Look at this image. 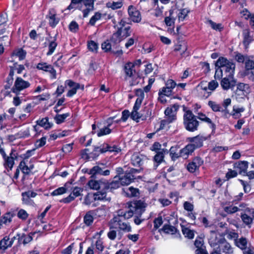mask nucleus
<instances>
[{
  "instance_id": "obj_42",
  "label": "nucleus",
  "mask_w": 254,
  "mask_h": 254,
  "mask_svg": "<svg viewBox=\"0 0 254 254\" xmlns=\"http://www.w3.org/2000/svg\"><path fill=\"white\" fill-rule=\"evenodd\" d=\"M235 67V64L233 63L230 62L227 65H226V66L223 68V70H224L226 72L228 73V74L233 75Z\"/></svg>"
},
{
  "instance_id": "obj_14",
  "label": "nucleus",
  "mask_w": 254,
  "mask_h": 254,
  "mask_svg": "<svg viewBox=\"0 0 254 254\" xmlns=\"http://www.w3.org/2000/svg\"><path fill=\"white\" fill-rule=\"evenodd\" d=\"M128 12L130 19L134 22L138 23L141 20L140 12L134 7L130 5L128 7Z\"/></svg>"
},
{
  "instance_id": "obj_30",
  "label": "nucleus",
  "mask_w": 254,
  "mask_h": 254,
  "mask_svg": "<svg viewBox=\"0 0 254 254\" xmlns=\"http://www.w3.org/2000/svg\"><path fill=\"white\" fill-rule=\"evenodd\" d=\"M104 146L105 147L102 149V152L109 151L118 153L121 151V147L116 145H111L108 144H104Z\"/></svg>"
},
{
  "instance_id": "obj_45",
  "label": "nucleus",
  "mask_w": 254,
  "mask_h": 254,
  "mask_svg": "<svg viewBox=\"0 0 254 254\" xmlns=\"http://www.w3.org/2000/svg\"><path fill=\"white\" fill-rule=\"evenodd\" d=\"M240 208H238V206L230 205L224 207V210L228 214H233L236 212L239 211Z\"/></svg>"
},
{
  "instance_id": "obj_20",
  "label": "nucleus",
  "mask_w": 254,
  "mask_h": 254,
  "mask_svg": "<svg viewBox=\"0 0 254 254\" xmlns=\"http://www.w3.org/2000/svg\"><path fill=\"white\" fill-rule=\"evenodd\" d=\"M90 189L94 190H105L104 181L91 180L87 184Z\"/></svg>"
},
{
  "instance_id": "obj_19",
  "label": "nucleus",
  "mask_w": 254,
  "mask_h": 254,
  "mask_svg": "<svg viewBox=\"0 0 254 254\" xmlns=\"http://www.w3.org/2000/svg\"><path fill=\"white\" fill-rule=\"evenodd\" d=\"M17 158V153L15 151L12 150L9 156H6L4 158L5 162L4 166L6 168H9L10 170L12 169L14 163V159Z\"/></svg>"
},
{
  "instance_id": "obj_21",
  "label": "nucleus",
  "mask_w": 254,
  "mask_h": 254,
  "mask_svg": "<svg viewBox=\"0 0 254 254\" xmlns=\"http://www.w3.org/2000/svg\"><path fill=\"white\" fill-rule=\"evenodd\" d=\"M56 11L54 8L50 9L49 11V14L47 18L49 19V25L52 27H55L59 23L60 19L56 17Z\"/></svg>"
},
{
  "instance_id": "obj_61",
  "label": "nucleus",
  "mask_w": 254,
  "mask_h": 254,
  "mask_svg": "<svg viewBox=\"0 0 254 254\" xmlns=\"http://www.w3.org/2000/svg\"><path fill=\"white\" fill-rule=\"evenodd\" d=\"M46 142V137H43L41 139H38L35 143V146L37 148H40L44 146Z\"/></svg>"
},
{
  "instance_id": "obj_23",
  "label": "nucleus",
  "mask_w": 254,
  "mask_h": 254,
  "mask_svg": "<svg viewBox=\"0 0 254 254\" xmlns=\"http://www.w3.org/2000/svg\"><path fill=\"white\" fill-rule=\"evenodd\" d=\"M243 44L245 49H248L249 44L253 40V37L250 35V31L249 29H245L243 31Z\"/></svg>"
},
{
  "instance_id": "obj_22",
  "label": "nucleus",
  "mask_w": 254,
  "mask_h": 254,
  "mask_svg": "<svg viewBox=\"0 0 254 254\" xmlns=\"http://www.w3.org/2000/svg\"><path fill=\"white\" fill-rule=\"evenodd\" d=\"M65 83L71 88L67 93V96L68 97L72 96L76 93L77 90L80 88V84L79 83H75L71 80H66Z\"/></svg>"
},
{
  "instance_id": "obj_43",
  "label": "nucleus",
  "mask_w": 254,
  "mask_h": 254,
  "mask_svg": "<svg viewBox=\"0 0 254 254\" xmlns=\"http://www.w3.org/2000/svg\"><path fill=\"white\" fill-rule=\"evenodd\" d=\"M176 119V118L175 116H171V117H170L168 119H165L161 121L159 129H164L166 125H168V124L173 122Z\"/></svg>"
},
{
  "instance_id": "obj_7",
  "label": "nucleus",
  "mask_w": 254,
  "mask_h": 254,
  "mask_svg": "<svg viewBox=\"0 0 254 254\" xmlns=\"http://www.w3.org/2000/svg\"><path fill=\"white\" fill-rule=\"evenodd\" d=\"M112 224H117L120 230L125 232H129L131 230V226L128 223L123 221L119 217H114L110 221Z\"/></svg>"
},
{
  "instance_id": "obj_51",
  "label": "nucleus",
  "mask_w": 254,
  "mask_h": 254,
  "mask_svg": "<svg viewBox=\"0 0 254 254\" xmlns=\"http://www.w3.org/2000/svg\"><path fill=\"white\" fill-rule=\"evenodd\" d=\"M127 194L131 197H136L139 195V190L133 187H129L128 189Z\"/></svg>"
},
{
  "instance_id": "obj_16",
  "label": "nucleus",
  "mask_w": 254,
  "mask_h": 254,
  "mask_svg": "<svg viewBox=\"0 0 254 254\" xmlns=\"http://www.w3.org/2000/svg\"><path fill=\"white\" fill-rule=\"evenodd\" d=\"M166 153H168V150L165 149H162L161 151L156 152L153 158V161L155 163L154 165V169H156L158 166L164 161V154Z\"/></svg>"
},
{
  "instance_id": "obj_46",
  "label": "nucleus",
  "mask_w": 254,
  "mask_h": 254,
  "mask_svg": "<svg viewBox=\"0 0 254 254\" xmlns=\"http://www.w3.org/2000/svg\"><path fill=\"white\" fill-rule=\"evenodd\" d=\"M106 5L108 7L111 8L112 9H116L122 6V3L120 1L108 2L107 3Z\"/></svg>"
},
{
  "instance_id": "obj_3",
  "label": "nucleus",
  "mask_w": 254,
  "mask_h": 254,
  "mask_svg": "<svg viewBox=\"0 0 254 254\" xmlns=\"http://www.w3.org/2000/svg\"><path fill=\"white\" fill-rule=\"evenodd\" d=\"M141 105L135 104L133 106L132 111L130 114V118L136 122H139V119L145 120L147 118L150 117L151 115V111L149 109L144 108V111L138 112Z\"/></svg>"
},
{
  "instance_id": "obj_58",
  "label": "nucleus",
  "mask_w": 254,
  "mask_h": 254,
  "mask_svg": "<svg viewBox=\"0 0 254 254\" xmlns=\"http://www.w3.org/2000/svg\"><path fill=\"white\" fill-rule=\"evenodd\" d=\"M209 23L211 25L212 28L216 30L221 31L223 29V27L222 26V24L220 23H216L212 21V20H209Z\"/></svg>"
},
{
  "instance_id": "obj_53",
  "label": "nucleus",
  "mask_w": 254,
  "mask_h": 254,
  "mask_svg": "<svg viewBox=\"0 0 254 254\" xmlns=\"http://www.w3.org/2000/svg\"><path fill=\"white\" fill-rule=\"evenodd\" d=\"M57 46V43L55 40L50 42L49 45V51L47 53V55L48 56L52 55L54 53Z\"/></svg>"
},
{
  "instance_id": "obj_55",
  "label": "nucleus",
  "mask_w": 254,
  "mask_h": 254,
  "mask_svg": "<svg viewBox=\"0 0 254 254\" xmlns=\"http://www.w3.org/2000/svg\"><path fill=\"white\" fill-rule=\"evenodd\" d=\"M19 168L21 170L22 172L25 174H28L30 172V169L26 165L25 162L23 161L20 162L19 165Z\"/></svg>"
},
{
  "instance_id": "obj_60",
  "label": "nucleus",
  "mask_w": 254,
  "mask_h": 254,
  "mask_svg": "<svg viewBox=\"0 0 254 254\" xmlns=\"http://www.w3.org/2000/svg\"><path fill=\"white\" fill-rule=\"evenodd\" d=\"M172 13L170 12V16L165 18V22L168 26H171L174 23L175 18L171 17Z\"/></svg>"
},
{
  "instance_id": "obj_24",
  "label": "nucleus",
  "mask_w": 254,
  "mask_h": 254,
  "mask_svg": "<svg viewBox=\"0 0 254 254\" xmlns=\"http://www.w3.org/2000/svg\"><path fill=\"white\" fill-rule=\"evenodd\" d=\"M134 68V64L132 63H128L125 64L124 69L126 77H131L133 75V74L135 73Z\"/></svg>"
},
{
  "instance_id": "obj_27",
  "label": "nucleus",
  "mask_w": 254,
  "mask_h": 254,
  "mask_svg": "<svg viewBox=\"0 0 254 254\" xmlns=\"http://www.w3.org/2000/svg\"><path fill=\"white\" fill-rule=\"evenodd\" d=\"M12 244V240H10L8 236H5L0 241V250L4 251Z\"/></svg>"
},
{
  "instance_id": "obj_26",
  "label": "nucleus",
  "mask_w": 254,
  "mask_h": 254,
  "mask_svg": "<svg viewBox=\"0 0 254 254\" xmlns=\"http://www.w3.org/2000/svg\"><path fill=\"white\" fill-rule=\"evenodd\" d=\"M194 147L189 144L180 150V156L183 158H187L190 154H191L194 151Z\"/></svg>"
},
{
  "instance_id": "obj_39",
  "label": "nucleus",
  "mask_w": 254,
  "mask_h": 254,
  "mask_svg": "<svg viewBox=\"0 0 254 254\" xmlns=\"http://www.w3.org/2000/svg\"><path fill=\"white\" fill-rule=\"evenodd\" d=\"M208 105L210 107L211 110L215 112H220L222 108L220 104L212 101H209L208 103Z\"/></svg>"
},
{
  "instance_id": "obj_56",
  "label": "nucleus",
  "mask_w": 254,
  "mask_h": 254,
  "mask_svg": "<svg viewBox=\"0 0 254 254\" xmlns=\"http://www.w3.org/2000/svg\"><path fill=\"white\" fill-rule=\"evenodd\" d=\"M66 191V189L65 187H60L55 190L51 193V195L53 196L61 195Z\"/></svg>"
},
{
  "instance_id": "obj_33",
  "label": "nucleus",
  "mask_w": 254,
  "mask_h": 254,
  "mask_svg": "<svg viewBox=\"0 0 254 254\" xmlns=\"http://www.w3.org/2000/svg\"><path fill=\"white\" fill-rule=\"evenodd\" d=\"M94 214V211H89L87 212L84 217V222L87 225H90L93 221V215Z\"/></svg>"
},
{
  "instance_id": "obj_63",
  "label": "nucleus",
  "mask_w": 254,
  "mask_h": 254,
  "mask_svg": "<svg viewBox=\"0 0 254 254\" xmlns=\"http://www.w3.org/2000/svg\"><path fill=\"white\" fill-rule=\"evenodd\" d=\"M241 14L242 15V17H244L245 19H248L251 18L253 14L251 13V12L247 9H243L241 12Z\"/></svg>"
},
{
  "instance_id": "obj_38",
  "label": "nucleus",
  "mask_w": 254,
  "mask_h": 254,
  "mask_svg": "<svg viewBox=\"0 0 254 254\" xmlns=\"http://www.w3.org/2000/svg\"><path fill=\"white\" fill-rule=\"evenodd\" d=\"M182 231L186 237L189 239H192L194 237V231L183 225L181 226Z\"/></svg>"
},
{
  "instance_id": "obj_41",
  "label": "nucleus",
  "mask_w": 254,
  "mask_h": 254,
  "mask_svg": "<svg viewBox=\"0 0 254 254\" xmlns=\"http://www.w3.org/2000/svg\"><path fill=\"white\" fill-rule=\"evenodd\" d=\"M111 125V124H109L107 127L100 129L97 133L98 136L100 137L110 133L111 132V129L109 128V127Z\"/></svg>"
},
{
  "instance_id": "obj_36",
  "label": "nucleus",
  "mask_w": 254,
  "mask_h": 254,
  "mask_svg": "<svg viewBox=\"0 0 254 254\" xmlns=\"http://www.w3.org/2000/svg\"><path fill=\"white\" fill-rule=\"evenodd\" d=\"M247 240L246 238L242 237L236 240V245L242 250H246L247 247Z\"/></svg>"
},
{
  "instance_id": "obj_12",
  "label": "nucleus",
  "mask_w": 254,
  "mask_h": 254,
  "mask_svg": "<svg viewBox=\"0 0 254 254\" xmlns=\"http://www.w3.org/2000/svg\"><path fill=\"white\" fill-rule=\"evenodd\" d=\"M236 81L233 78V75L228 74L226 77L223 78L221 82V85L224 90L229 89L235 86Z\"/></svg>"
},
{
  "instance_id": "obj_57",
  "label": "nucleus",
  "mask_w": 254,
  "mask_h": 254,
  "mask_svg": "<svg viewBox=\"0 0 254 254\" xmlns=\"http://www.w3.org/2000/svg\"><path fill=\"white\" fill-rule=\"evenodd\" d=\"M241 218L246 225H250L253 222V218L245 213L241 214Z\"/></svg>"
},
{
  "instance_id": "obj_10",
  "label": "nucleus",
  "mask_w": 254,
  "mask_h": 254,
  "mask_svg": "<svg viewBox=\"0 0 254 254\" xmlns=\"http://www.w3.org/2000/svg\"><path fill=\"white\" fill-rule=\"evenodd\" d=\"M245 74L248 76L249 79L254 82V61L246 60L245 62Z\"/></svg>"
},
{
  "instance_id": "obj_28",
  "label": "nucleus",
  "mask_w": 254,
  "mask_h": 254,
  "mask_svg": "<svg viewBox=\"0 0 254 254\" xmlns=\"http://www.w3.org/2000/svg\"><path fill=\"white\" fill-rule=\"evenodd\" d=\"M105 183V190L110 189L111 190H115L119 188L121 184L119 179H116L113 181L112 182L109 183L107 181H104Z\"/></svg>"
},
{
  "instance_id": "obj_17",
  "label": "nucleus",
  "mask_w": 254,
  "mask_h": 254,
  "mask_svg": "<svg viewBox=\"0 0 254 254\" xmlns=\"http://www.w3.org/2000/svg\"><path fill=\"white\" fill-rule=\"evenodd\" d=\"M205 139V137L200 135H197L193 137H189L188 138L189 141L191 143L190 144L194 147V150L196 148L202 146L203 141Z\"/></svg>"
},
{
  "instance_id": "obj_49",
  "label": "nucleus",
  "mask_w": 254,
  "mask_h": 254,
  "mask_svg": "<svg viewBox=\"0 0 254 254\" xmlns=\"http://www.w3.org/2000/svg\"><path fill=\"white\" fill-rule=\"evenodd\" d=\"M154 6L157 5L155 8V11L153 13L154 15L156 17H159L162 15V8L163 7H159L158 5V0H154Z\"/></svg>"
},
{
  "instance_id": "obj_13",
  "label": "nucleus",
  "mask_w": 254,
  "mask_h": 254,
  "mask_svg": "<svg viewBox=\"0 0 254 254\" xmlns=\"http://www.w3.org/2000/svg\"><path fill=\"white\" fill-rule=\"evenodd\" d=\"M37 68L39 70H43L45 71L48 72L51 74V77L53 79L57 77L56 71L53 66L49 64L46 63H40L37 65Z\"/></svg>"
},
{
  "instance_id": "obj_6",
  "label": "nucleus",
  "mask_w": 254,
  "mask_h": 254,
  "mask_svg": "<svg viewBox=\"0 0 254 254\" xmlns=\"http://www.w3.org/2000/svg\"><path fill=\"white\" fill-rule=\"evenodd\" d=\"M177 85L176 83L172 79H168L165 83V87L162 88L159 92V95L169 96L172 94V89Z\"/></svg>"
},
{
  "instance_id": "obj_44",
  "label": "nucleus",
  "mask_w": 254,
  "mask_h": 254,
  "mask_svg": "<svg viewBox=\"0 0 254 254\" xmlns=\"http://www.w3.org/2000/svg\"><path fill=\"white\" fill-rule=\"evenodd\" d=\"M112 44L109 40H106L102 44V49L106 52L112 51Z\"/></svg>"
},
{
  "instance_id": "obj_32",
  "label": "nucleus",
  "mask_w": 254,
  "mask_h": 254,
  "mask_svg": "<svg viewBox=\"0 0 254 254\" xmlns=\"http://www.w3.org/2000/svg\"><path fill=\"white\" fill-rule=\"evenodd\" d=\"M37 195V193L33 191H28L22 193V200L25 203L29 202V198L30 197H35Z\"/></svg>"
},
{
  "instance_id": "obj_37",
  "label": "nucleus",
  "mask_w": 254,
  "mask_h": 254,
  "mask_svg": "<svg viewBox=\"0 0 254 254\" xmlns=\"http://www.w3.org/2000/svg\"><path fill=\"white\" fill-rule=\"evenodd\" d=\"M230 62V61H228L226 58L224 57H220L216 61L215 63V66L220 68V67H222L223 68Z\"/></svg>"
},
{
  "instance_id": "obj_62",
  "label": "nucleus",
  "mask_w": 254,
  "mask_h": 254,
  "mask_svg": "<svg viewBox=\"0 0 254 254\" xmlns=\"http://www.w3.org/2000/svg\"><path fill=\"white\" fill-rule=\"evenodd\" d=\"M154 228L155 229H157L162 224L163 220L161 217L155 218L153 221Z\"/></svg>"
},
{
  "instance_id": "obj_15",
  "label": "nucleus",
  "mask_w": 254,
  "mask_h": 254,
  "mask_svg": "<svg viewBox=\"0 0 254 254\" xmlns=\"http://www.w3.org/2000/svg\"><path fill=\"white\" fill-rule=\"evenodd\" d=\"M122 31L121 28H118L116 32L114 33L109 40L113 44V49H117L119 46V43L122 40Z\"/></svg>"
},
{
  "instance_id": "obj_34",
  "label": "nucleus",
  "mask_w": 254,
  "mask_h": 254,
  "mask_svg": "<svg viewBox=\"0 0 254 254\" xmlns=\"http://www.w3.org/2000/svg\"><path fill=\"white\" fill-rule=\"evenodd\" d=\"M161 230L165 233L169 234H174L177 232V229L175 227L168 224H165Z\"/></svg>"
},
{
  "instance_id": "obj_5",
  "label": "nucleus",
  "mask_w": 254,
  "mask_h": 254,
  "mask_svg": "<svg viewBox=\"0 0 254 254\" xmlns=\"http://www.w3.org/2000/svg\"><path fill=\"white\" fill-rule=\"evenodd\" d=\"M30 85V84L28 81L24 80L21 77H17L14 82L11 91L13 93L18 95L21 91L28 88Z\"/></svg>"
},
{
  "instance_id": "obj_9",
  "label": "nucleus",
  "mask_w": 254,
  "mask_h": 254,
  "mask_svg": "<svg viewBox=\"0 0 254 254\" xmlns=\"http://www.w3.org/2000/svg\"><path fill=\"white\" fill-rule=\"evenodd\" d=\"M147 160L146 157L139 153H134L131 157V164L135 167L141 168Z\"/></svg>"
},
{
  "instance_id": "obj_40",
  "label": "nucleus",
  "mask_w": 254,
  "mask_h": 254,
  "mask_svg": "<svg viewBox=\"0 0 254 254\" xmlns=\"http://www.w3.org/2000/svg\"><path fill=\"white\" fill-rule=\"evenodd\" d=\"M69 116V113H65L62 115L57 114L54 119L57 124H60L64 122L65 119Z\"/></svg>"
},
{
  "instance_id": "obj_52",
  "label": "nucleus",
  "mask_w": 254,
  "mask_h": 254,
  "mask_svg": "<svg viewBox=\"0 0 254 254\" xmlns=\"http://www.w3.org/2000/svg\"><path fill=\"white\" fill-rule=\"evenodd\" d=\"M83 191V189L82 188L75 187L72 189L71 194H72L74 197H76L81 195Z\"/></svg>"
},
{
  "instance_id": "obj_31",
  "label": "nucleus",
  "mask_w": 254,
  "mask_h": 254,
  "mask_svg": "<svg viewBox=\"0 0 254 254\" xmlns=\"http://www.w3.org/2000/svg\"><path fill=\"white\" fill-rule=\"evenodd\" d=\"M36 123L37 125L44 127L46 129H50L53 126V124L49 122L48 118L47 117L38 120Z\"/></svg>"
},
{
  "instance_id": "obj_47",
  "label": "nucleus",
  "mask_w": 254,
  "mask_h": 254,
  "mask_svg": "<svg viewBox=\"0 0 254 254\" xmlns=\"http://www.w3.org/2000/svg\"><path fill=\"white\" fill-rule=\"evenodd\" d=\"M198 119L202 121L207 123L208 124H211L212 127L215 126L212 123L210 119L207 117L203 113H198V116L196 117V119Z\"/></svg>"
},
{
  "instance_id": "obj_54",
  "label": "nucleus",
  "mask_w": 254,
  "mask_h": 254,
  "mask_svg": "<svg viewBox=\"0 0 254 254\" xmlns=\"http://www.w3.org/2000/svg\"><path fill=\"white\" fill-rule=\"evenodd\" d=\"M13 54L18 57L20 60H22L25 57L26 52L23 50L20 49L15 51Z\"/></svg>"
},
{
  "instance_id": "obj_35",
  "label": "nucleus",
  "mask_w": 254,
  "mask_h": 254,
  "mask_svg": "<svg viewBox=\"0 0 254 254\" xmlns=\"http://www.w3.org/2000/svg\"><path fill=\"white\" fill-rule=\"evenodd\" d=\"M135 95L138 97L136 100L135 104L141 105L144 97V91L141 89H137L135 91Z\"/></svg>"
},
{
  "instance_id": "obj_18",
  "label": "nucleus",
  "mask_w": 254,
  "mask_h": 254,
  "mask_svg": "<svg viewBox=\"0 0 254 254\" xmlns=\"http://www.w3.org/2000/svg\"><path fill=\"white\" fill-rule=\"evenodd\" d=\"M248 167V162L240 161L234 164V168L240 174L245 175Z\"/></svg>"
},
{
  "instance_id": "obj_59",
  "label": "nucleus",
  "mask_w": 254,
  "mask_h": 254,
  "mask_svg": "<svg viewBox=\"0 0 254 254\" xmlns=\"http://www.w3.org/2000/svg\"><path fill=\"white\" fill-rule=\"evenodd\" d=\"M237 89L243 91L244 92H249V86L248 84H244L243 83H240L238 84Z\"/></svg>"
},
{
  "instance_id": "obj_50",
  "label": "nucleus",
  "mask_w": 254,
  "mask_h": 254,
  "mask_svg": "<svg viewBox=\"0 0 254 254\" xmlns=\"http://www.w3.org/2000/svg\"><path fill=\"white\" fill-rule=\"evenodd\" d=\"M101 17V14L99 12H97L95 13V14L90 18L89 21V24H90L92 26H94L95 24V22L99 20Z\"/></svg>"
},
{
  "instance_id": "obj_64",
  "label": "nucleus",
  "mask_w": 254,
  "mask_h": 254,
  "mask_svg": "<svg viewBox=\"0 0 254 254\" xmlns=\"http://www.w3.org/2000/svg\"><path fill=\"white\" fill-rule=\"evenodd\" d=\"M69 30L73 32H75L78 29V25L75 21H72L69 25Z\"/></svg>"
},
{
  "instance_id": "obj_25",
  "label": "nucleus",
  "mask_w": 254,
  "mask_h": 254,
  "mask_svg": "<svg viewBox=\"0 0 254 254\" xmlns=\"http://www.w3.org/2000/svg\"><path fill=\"white\" fill-rule=\"evenodd\" d=\"M106 190H101V191H98L93 194L94 200H107L110 201L111 198L107 197L105 191Z\"/></svg>"
},
{
  "instance_id": "obj_48",
  "label": "nucleus",
  "mask_w": 254,
  "mask_h": 254,
  "mask_svg": "<svg viewBox=\"0 0 254 254\" xmlns=\"http://www.w3.org/2000/svg\"><path fill=\"white\" fill-rule=\"evenodd\" d=\"M189 10L186 8L181 9L178 13V19L179 21H183L188 15Z\"/></svg>"
},
{
  "instance_id": "obj_8",
  "label": "nucleus",
  "mask_w": 254,
  "mask_h": 254,
  "mask_svg": "<svg viewBox=\"0 0 254 254\" xmlns=\"http://www.w3.org/2000/svg\"><path fill=\"white\" fill-rule=\"evenodd\" d=\"M136 172H138V170L133 169L131 170V172L126 173L125 175L120 177L118 179L121 185L125 186L130 184L135 179L133 173Z\"/></svg>"
},
{
  "instance_id": "obj_11",
  "label": "nucleus",
  "mask_w": 254,
  "mask_h": 254,
  "mask_svg": "<svg viewBox=\"0 0 254 254\" xmlns=\"http://www.w3.org/2000/svg\"><path fill=\"white\" fill-rule=\"evenodd\" d=\"M105 168L106 167L103 165V167L99 166H95L90 170L89 174L91 175L92 177L98 175L105 176H109L110 171L108 169H105Z\"/></svg>"
},
{
  "instance_id": "obj_2",
  "label": "nucleus",
  "mask_w": 254,
  "mask_h": 254,
  "mask_svg": "<svg viewBox=\"0 0 254 254\" xmlns=\"http://www.w3.org/2000/svg\"><path fill=\"white\" fill-rule=\"evenodd\" d=\"M185 112L183 115V124L186 130L189 131L193 132L198 129L199 122L192 111L184 108Z\"/></svg>"
},
{
  "instance_id": "obj_4",
  "label": "nucleus",
  "mask_w": 254,
  "mask_h": 254,
  "mask_svg": "<svg viewBox=\"0 0 254 254\" xmlns=\"http://www.w3.org/2000/svg\"><path fill=\"white\" fill-rule=\"evenodd\" d=\"M134 206H131L130 209L128 211L119 210L117 212V215L115 217H119L122 219H128L131 217L133 214H137L140 216L144 210L141 207H139L137 204H134Z\"/></svg>"
},
{
  "instance_id": "obj_29",
  "label": "nucleus",
  "mask_w": 254,
  "mask_h": 254,
  "mask_svg": "<svg viewBox=\"0 0 254 254\" xmlns=\"http://www.w3.org/2000/svg\"><path fill=\"white\" fill-rule=\"evenodd\" d=\"M35 234V233H30L28 235H26L24 234H22L21 236L20 234H17V236L18 237V240L19 241H22L23 244L25 245L30 242L32 239V236Z\"/></svg>"
},
{
  "instance_id": "obj_1",
  "label": "nucleus",
  "mask_w": 254,
  "mask_h": 254,
  "mask_svg": "<svg viewBox=\"0 0 254 254\" xmlns=\"http://www.w3.org/2000/svg\"><path fill=\"white\" fill-rule=\"evenodd\" d=\"M211 235L209 238V243L211 246L218 245L219 251L225 254H232L233 250L230 244L224 239H218L216 237V233L214 230L210 231Z\"/></svg>"
}]
</instances>
